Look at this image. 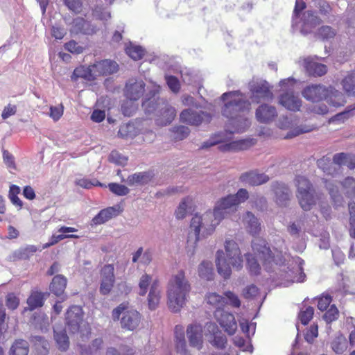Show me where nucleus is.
Instances as JSON below:
<instances>
[{
  "label": "nucleus",
  "mask_w": 355,
  "mask_h": 355,
  "mask_svg": "<svg viewBox=\"0 0 355 355\" xmlns=\"http://www.w3.org/2000/svg\"><path fill=\"white\" fill-rule=\"evenodd\" d=\"M249 197L245 189H240L235 195H229L221 198L216 204L213 211H207L202 216L196 214L191 219L189 239H194L195 243L200 239V232L209 235L215 230L220 220L231 211L236 210V207L245 201Z\"/></svg>",
  "instance_id": "obj_1"
},
{
  "label": "nucleus",
  "mask_w": 355,
  "mask_h": 355,
  "mask_svg": "<svg viewBox=\"0 0 355 355\" xmlns=\"http://www.w3.org/2000/svg\"><path fill=\"white\" fill-rule=\"evenodd\" d=\"M190 291L191 285L186 279L184 270H180L172 275L167 289L168 306L171 311L176 313L180 311Z\"/></svg>",
  "instance_id": "obj_2"
},
{
  "label": "nucleus",
  "mask_w": 355,
  "mask_h": 355,
  "mask_svg": "<svg viewBox=\"0 0 355 355\" xmlns=\"http://www.w3.org/2000/svg\"><path fill=\"white\" fill-rule=\"evenodd\" d=\"M226 257L223 250L216 252V267L218 273L224 278H230L232 274L230 266L237 270L243 266V257L236 242L233 240H227L225 244Z\"/></svg>",
  "instance_id": "obj_3"
},
{
  "label": "nucleus",
  "mask_w": 355,
  "mask_h": 355,
  "mask_svg": "<svg viewBox=\"0 0 355 355\" xmlns=\"http://www.w3.org/2000/svg\"><path fill=\"white\" fill-rule=\"evenodd\" d=\"M221 99L225 102L222 114L230 120L241 118L245 112L250 110V102L240 91L225 92L222 94Z\"/></svg>",
  "instance_id": "obj_4"
},
{
  "label": "nucleus",
  "mask_w": 355,
  "mask_h": 355,
  "mask_svg": "<svg viewBox=\"0 0 355 355\" xmlns=\"http://www.w3.org/2000/svg\"><path fill=\"white\" fill-rule=\"evenodd\" d=\"M303 97L311 102H319L328 98L331 94L338 98V101H331L335 105H344L346 103L344 95L334 87H326L321 84H312L306 86L302 92Z\"/></svg>",
  "instance_id": "obj_5"
},
{
  "label": "nucleus",
  "mask_w": 355,
  "mask_h": 355,
  "mask_svg": "<svg viewBox=\"0 0 355 355\" xmlns=\"http://www.w3.org/2000/svg\"><path fill=\"white\" fill-rule=\"evenodd\" d=\"M296 197L300 206L304 211L311 210L320 199L311 182L305 177L298 175L295 178Z\"/></svg>",
  "instance_id": "obj_6"
},
{
  "label": "nucleus",
  "mask_w": 355,
  "mask_h": 355,
  "mask_svg": "<svg viewBox=\"0 0 355 355\" xmlns=\"http://www.w3.org/2000/svg\"><path fill=\"white\" fill-rule=\"evenodd\" d=\"M112 319L116 321L120 319L121 328L127 331L136 329L141 319L139 312L128 309V303H121L112 311Z\"/></svg>",
  "instance_id": "obj_7"
},
{
  "label": "nucleus",
  "mask_w": 355,
  "mask_h": 355,
  "mask_svg": "<svg viewBox=\"0 0 355 355\" xmlns=\"http://www.w3.org/2000/svg\"><path fill=\"white\" fill-rule=\"evenodd\" d=\"M250 98L253 103H259L261 101H271L274 98L272 87L266 80L252 82L250 85Z\"/></svg>",
  "instance_id": "obj_8"
},
{
  "label": "nucleus",
  "mask_w": 355,
  "mask_h": 355,
  "mask_svg": "<svg viewBox=\"0 0 355 355\" xmlns=\"http://www.w3.org/2000/svg\"><path fill=\"white\" fill-rule=\"evenodd\" d=\"M252 248L254 254L262 262L263 266L275 261V257L265 239L255 238L252 241Z\"/></svg>",
  "instance_id": "obj_9"
},
{
  "label": "nucleus",
  "mask_w": 355,
  "mask_h": 355,
  "mask_svg": "<svg viewBox=\"0 0 355 355\" xmlns=\"http://www.w3.org/2000/svg\"><path fill=\"white\" fill-rule=\"evenodd\" d=\"M99 292L103 295H109L115 284L114 266L113 264H105L100 270Z\"/></svg>",
  "instance_id": "obj_10"
},
{
  "label": "nucleus",
  "mask_w": 355,
  "mask_h": 355,
  "mask_svg": "<svg viewBox=\"0 0 355 355\" xmlns=\"http://www.w3.org/2000/svg\"><path fill=\"white\" fill-rule=\"evenodd\" d=\"M214 318L224 331L230 336L234 335L237 330V322L234 315L223 309L214 311Z\"/></svg>",
  "instance_id": "obj_11"
},
{
  "label": "nucleus",
  "mask_w": 355,
  "mask_h": 355,
  "mask_svg": "<svg viewBox=\"0 0 355 355\" xmlns=\"http://www.w3.org/2000/svg\"><path fill=\"white\" fill-rule=\"evenodd\" d=\"M70 25L69 32L71 35H93L98 31L96 25L82 17L73 18Z\"/></svg>",
  "instance_id": "obj_12"
},
{
  "label": "nucleus",
  "mask_w": 355,
  "mask_h": 355,
  "mask_svg": "<svg viewBox=\"0 0 355 355\" xmlns=\"http://www.w3.org/2000/svg\"><path fill=\"white\" fill-rule=\"evenodd\" d=\"M211 119L209 114L204 112H198L192 109H185L180 114L181 122L194 126H198L203 121L209 122Z\"/></svg>",
  "instance_id": "obj_13"
},
{
  "label": "nucleus",
  "mask_w": 355,
  "mask_h": 355,
  "mask_svg": "<svg viewBox=\"0 0 355 355\" xmlns=\"http://www.w3.org/2000/svg\"><path fill=\"white\" fill-rule=\"evenodd\" d=\"M65 320L69 331L73 334L78 332L83 320L82 307L77 305L70 306L66 313Z\"/></svg>",
  "instance_id": "obj_14"
},
{
  "label": "nucleus",
  "mask_w": 355,
  "mask_h": 355,
  "mask_svg": "<svg viewBox=\"0 0 355 355\" xmlns=\"http://www.w3.org/2000/svg\"><path fill=\"white\" fill-rule=\"evenodd\" d=\"M203 329L200 324L193 323L187 327V335L191 347L200 350L203 346Z\"/></svg>",
  "instance_id": "obj_15"
},
{
  "label": "nucleus",
  "mask_w": 355,
  "mask_h": 355,
  "mask_svg": "<svg viewBox=\"0 0 355 355\" xmlns=\"http://www.w3.org/2000/svg\"><path fill=\"white\" fill-rule=\"evenodd\" d=\"M255 116L261 123H270L277 116V112L275 107L263 103L256 109Z\"/></svg>",
  "instance_id": "obj_16"
},
{
  "label": "nucleus",
  "mask_w": 355,
  "mask_h": 355,
  "mask_svg": "<svg viewBox=\"0 0 355 355\" xmlns=\"http://www.w3.org/2000/svg\"><path fill=\"white\" fill-rule=\"evenodd\" d=\"M146 84L142 80H131L125 85V95L130 101H137L143 96Z\"/></svg>",
  "instance_id": "obj_17"
},
{
  "label": "nucleus",
  "mask_w": 355,
  "mask_h": 355,
  "mask_svg": "<svg viewBox=\"0 0 355 355\" xmlns=\"http://www.w3.org/2000/svg\"><path fill=\"white\" fill-rule=\"evenodd\" d=\"M95 77L107 76L118 71V64L115 61L103 60L96 62L92 64Z\"/></svg>",
  "instance_id": "obj_18"
},
{
  "label": "nucleus",
  "mask_w": 355,
  "mask_h": 355,
  "mask_svg": "<svg viewBox=\"0 0 355 355\" xmlns=\"http://www.w3.org/2000/svg\"><path fill=\"white\" fill-rule=\"evenodd\" d=\"M303 67L309 76L320 77L327 72V67L315 61L313 58H306L303 60Z\"/></svg>",
  "instance_id": "obj_19"
},
{
  "label": "nucleus",
  "mask_w": 355,
  "mask_h": 355,
  "mask_svg": "<svg viewBox=\"0 0 355 355\" xmlns=\"http://www.w3.org/2000/svg\"><path fill=\"white\" fill-rule=\"evenodd\" d=\"M270 180L269 177L264 173H259L255 171H250L242 173L239 180L251 186H259L266 183Z\"/></svg>",
  "instance_id": "obj_20"
},
{
  "label": "nucleus",
  "mask_w": 355,
  "mask_h": 355,
  "mask_svg": "<svg viewBox=\"0 0 355 355\" xmlns=\"http://www.w3.org/2000/svg\"><path fill=\"white\" fill-rule=\"evenodd\" d=\"M272 189L275 193L277 204L286 206L291 195L289 188L284 184L277 182L272 184Z\"/></svg>",
  "instance_id": "obj_21"
},
{
  "label": "nucleus",
  "mask_w": 355,
  "mask_h": 355,
  "mask_svg": "<svg viewBox=\"0 0 355 355\" xmlns=\"http://www.w3.org/2000/svg\"><path fill=\"white\" fill-rule=\"evenodd\" d=\"M279 103L290 111H299L302 106V101L293 92H286L279 97Z\"/></svg>",
  "instance_id": "obj_22"
},
{
  "label": "nucleus",
  "mask_w": 355,
  "mask_h": 355,
  "mask_svg": "<svg viewBox=\"0 0 355 355\" xmlns=\"http://www.w3.org/2000/svg\"><path fill=\"white\" fill-rule=\"evenodd\" d=\"M120 211L114 207H108L101 209L97 215H96L91 221L92 225H98L103 224L113 217L118 216Z\"/></svg>",
  "instance_id": "obj_23"
},
{
  "label": "nucleus",
  "mask_w": 355,
  "mask_h": 355,
  "mask_svg": "<svg viewBox=\"0 0 355 355\" xmlns=\"http://www.w3.org/2000/svg\"><path fill=\"white\" fill-rule=\"evenodd\" d=\"M79 78H82L88 81H93L96 79L92 64L88 67L80 65L76 67L71 76L73 81H76Z\"/></svg>",
  "instance_id": "obj_24"
},
{
  "label": "nucleus",
  "mask_w": 355,
  "mask_h": 355,
  "mask_svg": "<svg viewBox=\"0 0 355 355\" xmlns=\"http://www.w3.org/2000/svg\"><path fill=\"white\" fill-rule=\"evenodd\" d=\"M67 279L62 275H57L49 285L50 291L57 297L62 295L67 287Z\"/></svg>",
  "instance_id": "obj_25"
},
{
  "label": "nucleus",
  "mask_w": 355,
  "mask_h": 355,
  "mask_svg": "<svg viewBox=\"0 0 355 355\" xmlns=\"http://www.w3.org/2000/svg\"><path fill=\"white\" fill-rule=\"evenodd\" d=\"M160 301V291L159 289V284L157 280H155L150 286V292L148 297V305L150 310L157 309Z\"/></svg>",
  "instance_id": "obj_26"
},
{
  "label": "nucleus",
  "mask_w": 355,
  "mask_h": 355,
  "mask_svg": "<svg viewBox=\"0 0 355 355\" xmlns=\"http://www.w3.org/2000/svg\"><path fill=\"white\" fill-rule=\"evenodd\" d=\"M44 293L38 291H32L29 297L27 298L26 303L28 305V309L33 311L35 309L42 307L44 305L45 297Z\"/></svg>",
  "instance_id": "obj_27"
},
{
  "label": "nucleus",
  "mask_w": 355,
  "mask_h": 355,
  "mask_svg": "<svg viewBox=\"0 0 355 355\" xmlns=\"http://www.w3.org/2000/svg\"><path fill=\"white\" fill-rule=\"evenodd\" d=\"M341 85L348 96H355V71H351L343 78Z\"/></svg>",
  "instance_id": "obj_28"
},
{
  "label": "nucleus",
  "mask_w": 355,
  "mask_h": 355,
  "mask_svg": "<svg viewBox=\"0 0 355 355\" xmlns=\"http://www.w3.org/2000/svg\"><path fill=\"white\" fill-rule=\"evenodd\" d=\"M243 221L248 224V231L252 234L255 235L259 233L261 230L260 223L258 219L251 212L248 211L243 217Z\"/></svg>",
  "instance_id": "obj_29"
},
{
  "label": "nucleus",
  "mask_w": 355,
  "mask_h": 355,
  "mask_svg": "<svg viewBox=\"0 0 355 355\" xmlns=\"http://www.w3.org/2000/svg\"><path fill=\"white\" fill-rule=\"evenodd\" d=\"M29 352L28 343L23 339L16 340L10 349V355H28Z\"/></svg>",
  "instance_id": "obj_30"
},
{
  "label": "nucleus",
  "mask_w": 355,
  "mask_h": 355,
  "mask_svg": "<svg viewBox=\"0 0 355 355\" xmlns=\"http://www.w3.org/2000/svg\"><path fill=\"white\" fill-rule=\"evenodd\" d=\"M342 191L344 195L348 198L355 197V178L353 177H346L340 182Z\"/></svg>",
  "instance_id": "obj_31"
},
{
  "label": "nucleus",
  "mask_w": 355,
  "mask_h": 355,
  "mask_svg": "<svg viewBox=\"0 0 355 355\" xmlns=\"http://www.w3.org/2000/svg\"><path fill=\"white\" fill-rule=\"evenodd\" d=\"M54 339L59 350L65 352L69 349V339L65 330L60 332L54 330Z\"/></svg>",
  "instance_id": "obj_32"
},
{
  "label": "nucleus",
  "mask_w": 355,
  "mask_h": 355,
  "mask_svg": "<svg viewBox=\"0 0 355 355\" xmlns=\"http://www.w3.org/2000/svg\"><path fill=\"white\" fill-rule=\"evenodd\" d=\"M207 303L217 309H223L225 304V297L216 293H208L205 296Z\"/></svg>",
  "instance_id": "obj_33"
},
{
  "label": "nucleus",
  "mask_w": 355,
  "mask_h": 355,
  "mask_svg": "<svg viewBox=\"0 0 355 355\" xmlns=\"http://www.w3.org/2000/svg\"><path fill=\"white\" fill-rule=\"evenodd\" d=\"M318 166L323 171L324 173L334 175L337 173V169L334 166V162L328 157H323L317 161Z\"/></svg>",
  "instance_id": "obj_34"
},
{
  "label": "nucleus",
  "mask_w": 355,
  "mask_h": 355,
  "mask_svg": "<svg viewBox=\"0 0 355 355\" xmlns=\"http://www.w3.org/2000/svg\"><path fill=\"white\" fill-rule=\"evenodd\" d=\"M125 51L127 55L134 60H139L145 55V50L141 46L134 45L130 43L126 46Z\"/></svg>",
  "instance_id": "obj_35"
},
{
  "label": "nucleus",
  "mask_w": 355,
  "mask_h": 355,
  "mask_svg": "<svg viewBox=\"0 0 355 355\" xmlns=\"http://www.w3.org/2000/svg\"><path fill=\"white\" fill-rule=\"evenodd\" d=\"M37 251V248L35 245H30L24 248H21L14 252L13 256L18 259H28Z\"/></svg>",
  "instance_id": "obj_36"
},
{
  "label": "nucleus",
  "mask_w": 355,
  "mask_h": 355,
  "mask_svg": "<svg viewBox=\"0 0 355 355\" xmlns=\"http://www.w3.org/2000/svg\"><path fill=\"white\" fill-rule=\"evenodd\" d=\"M162 118L158 122L162 125L170 124L176 116V110L171 105H166L161 113Z\"/></svg>",
  "instance_id": "obj_37"
},
{
  "label": "nucleus",
  "mask_w": 355,
  "mask_h": 355,
  "mask_svg": "<svg viewBox=\"0 0 355 355\" xmlns=\"http://www.w3.org/2000/svg\"><path fill=\"white\" fill-rule=\"evenodd\" d=\"M193 199L192 198L187 196L184 198L181 202L180 203L179 206L178 207L177 209L175 211V216L178 219H183L187 216V208H191V205H193Z\"/></svg>",
  "instance_id": "obj_38"
},
{
  "label": "nucleus",
  "mask_w": 355,
  "mask_h": 355,
  "mask_svg": "<svg viewBox=\"0 0 355 355\" xmlns=\"http://www.w3.org/2000/svg\"><path fill=\"white\" fill-rule=\"evenodd\" d=\"M198 275L205 280H211L214 275L212 263L209 261H202L198 266Z\"/></svg>",
  "instance_id": "obj_39"
},
{
  "label": "nucleus",
  "mask_w": 355,
  "mask_h": 355,
  "mask_svg": "<svg viewBox=\"0 0 355 355\" xmlns=\"http://www.w3.org/2000/svg\"><path fill=\"white\" fill-rule=\"evenodd\" d=\"M250 141L248 140H241L238 141H234L229 144H222L218 146L220 151L225 152L232 150H243L245 149L249 144Z\"/></svg>",
  "instance_id": "obj_40"
},
{
  "label": "nucleus",
  "mask_w": 355,
  "mask_h": 355,
  "mask_svg": "<svg viewBox=\"0 0 355 355\" xmlns=\"http://www.w3.org/2000/svg\"><path fill=\"white\" fill-rule=\"evenodd\" d=\"M211 345L218 349H224L227 345V338L220 331L213 334L212 339L209 341Z\"/></svg>",
  "instance_id": "obj_41"
},
{
  "label": "nucleus",
  "mask_w": 355,
  "mask_h": 355,
  "mask_svg": "<svg viewBox=\"0 0 355 355\" xmlns=\"http://www.w3.org/2000/svg\"><path fill=\"white\" fill-rule=\"evenodd\" d=\"M34 345L37 352L41 355H46L49 353V343L41 336H34L33 338Z\"/></svg>",
  "instance_id": "obj_42"
},
{
  "label": "nucleus",
  "mask_w": 355,
  "mask_h": 355,
  "mask_svg": "<svg viewBox=\"0 0 355 355\" xmlns=\"http://www.w3.org/2000/svg\"><path fill=\"white\" fill-rule=\"evenodd\" d=\"M180 329V336H177L175 340V348L178 353L185 350L187 349V344L184 338V327L181 325H176L175 327V334H178V329Z\"/></svg>",
  "instance_id": "obj_43"
},
{
  "label": "nucleus",
  "mask_w": 355,
  "mask_h": 355,
  "mask_svg": "<svg viewBox=\"0 0 355 355\" xmlns=\"http://www.w3.org/2000/svg\"><path fill=\"white\" fill-rule=\"evenodd\" d=\"M347 347V341L345 337L340 336L336 337L331 343V348L336 354L343 353Z\"/></svg>",
  "instance_id": "obj_44"
},
{
  "label": "nucleus",
  "mask_w": 355,
  "mask_h": 355,
  "mask_svg": "<svg viewBox=\"0 0 355 355\" xmlns=\"http://www.w3.org/2000/svg\"><path fill=\"white\" fill-rule=\"evenodd\" d=\"M247 261V268L252 275H257L260 273L261 266L257 260L253 257L252 254L248 253L245 254Z\"/></svg>",
  "instance_id": "obj_45"
},
{
  "label": "nucleus",
  "mask_w": 355,
  "mask_h": 355,
  "mask_svg": "<svg viewBox=\"0 0 355 355\" xmlns=\"http://www.w3.org/2000/svg\"><path fill=\"white\" fill-rule=\"evenodd\" d=\"M92 15L98 20L107 21L111 18L110 12H109L103 6L96 5L92 9Z\"/></svg>",
  "instance_id": "obj_46"
},
{
  "label": "nucleus",
  "mask_w": 355,
  "mask_h": 355,
  "mask_svg": "<svg viewBox=\"0 0 355 355\" xmlns=\"http://www.w3.org/2000/svg\"><path fill=\"white\" fill-rule=\"evenodd\" d=\"M314 309L311 306L302 309L299 313L298 318L303 325H306L313 318Z\"/></svg>",
  "instance_id": "obj_47"
},
{
  "label": "nucleus",
  "mask_w": 355,
  "mask_h": 355,
  "mask_svg": "<svg viewBox=\"0 0 355 355\" xmlns=\"http://www.w3.org/2000/svg\"><path fill=\"white\" fill-rule=\"evenodd\" d=\"M318 36L323 40H329L334 38L336 35V31L329 26H322L318 31Z\"/></svg>",
  "instance_id": "obj_48"
},
{
  "label": "nucleus",
  "mask_w": 355,
  "mask_h": 355,
  "mask_svg": "<svg viewBox=\"0 0 355 355\" xmlns=\"http://www.w3.org/2000/svg\"><path fill=\"white\" fill-rule=\"evenodd\" d=\"M79 236L76 234H59V235H52L51 238L49 239V241L48 243H46L43 245V249L49 248L52 245H55L59 241L64 239H78Z\"/></svg>",
  "instance_id": "obj_49"
},
{
  "label": "nucleus",
  "mask_w": 355,
  "mask_h": 355,
  "mask_svg": "<svg viewBox=\"0 0 355 355\" xmlns=\"http://www.w3.org/2000/svg\"><path fill=\"white\" fill-rule=\"evenodd\" d=\"M224 297L225 300H227L225 304H229L233 308H239L241 305V302L239 296L232 291H225L224 293Z\"/></svg>",
  "instance_id": "obj_50"
},
{
  "label": "nucleus",
  "mask_w": 355,
  "mask_h": 355,
  "mask_svg": "<svg viewBox=\"0 0 355 355\" xmlns=\"http://www.w3.org/2000/svg\"><path fill=\"white\" fill-rule=\"evenodd\" d=\"M151 282L152 277L150 275L144 274L141 277L139 282V295L144 296L146 294Z\"/></svg>",
  "instance_id": "obj_51"
},
{
  "label": "nucleus",
  "mask_w": 355,
  "mask_h": 355,
  "mask_svg": "<svg viewBox=\"0 0 355 355\" xmlns=\"http://www.w3.org/2000/svg\"><path fill=\"white\" fill-rule=\"evenodd\" d=\"M148 176L146 173H138L132 175H129L127 178L126 182L129 186H132L136 184H144Z\"/></svg>",
  "instance_id": "obj_52"
},
{
  "label": "nucleus",
  "mask_w": 355,
  "mask_h": 355,
  "mask_svg": "<svg viewBox=\"0 0 355 355\" xmlns=\"http://www.w3.org/2000/svg\"><path fill=\"white\" fill-rule=\"evenodd\" d=\"M172 132L174 133L175 140H183L187 137L190 133V130L188 127L184 125H178L172 128Z\"/></svg>",
  "instance_id": "obj_53"
},
{
  "label": "nucleus",
  "mask_w": 355,
  "mask_h": 355,
  "mask_svg": "<svg viewBox=\"0 0 355 355\" xmlns=\"http://www.w3.org/2000/svg\"><path fill=\"white\" fill-rule=\"evenodd\" d=\"M354 114H355V104L348 106L344 112L336 114L331 119V120L332 121H343L345 119H348Z\"/></svg>",
  "instance_id": "obj_54"
},
{
  "label": "nucleus",
  "mask_w": 355,
  "mask_h": 355,
  "mask_svg": "<svg viewBox=\"0 0 355 355\" xmlns=\"http://www.w3.org/2000/svg\"><path fill=\"white\" fill-rule=\"evenodd\" d=\"M166 84L173 93H178L180 90V83L178 78L172 75L165 76Z\"/></svg>",
  "instance_id": "obj_55"
},
{
  "label": "nucleus",
  "mask_w": 355,
  "mask_h": 355,
  "mask_svg": "<svg viewBox=\"0 0 355 355\" xmlns=\"http://www.w3.org/2000/svg\"><path fill=\"white\" fill-rule=\"evenodd\" d=\"M339 316V311L335 305H331L323 315L327 323H331L336 320Z\"/></svg>",
  "instance_id": "obj_56"
},
{
  "label": "nucleus",
  "mask_w": 355,
  "mask_h": 355,
  "mask_svg": "<svg viewBox=\"0 0 355 355\" xmlns=\"http://www.w3.org/2000/svg\"><path fill=\"white\" fill-rule=\"evenodd\" d=\"M76 184L87 189H91L92 187L95 186H102V184L96 180H91L85 178L76 180Z\"/></svg>",
  "instance_id": "obj_57"
},
{
  "label": "nucleus",
  "mask_w": 355,
  "mask_h": 355,
  "mask_svg": "<svg viewBox=\"0 0 355 355\" xmlns=\"http://www.w3.org/2000/svg\"><path fill=\"white\" fill-rule=\"evenodd\" d=\"M109 189L117 196H125L129 193L127 187L117 183H110L108 184Z\"/></svg>",
  "instance_id": "obj_58"
},
{
  "label": "nucleus",
  "mask_w": 355,
  "mask_h": 355,
  "mask_svg": "<svg viewBox=\"0 0 355 355\" xmlns=\"http://www.w3.org/2000/svg\"><path fill=\"white\" fill-rule=\"evenodd\" d=\"M318 336V327L316 324H313L306 329L304 334V339L309 343H312L314 339Z\"/></svg>",
  "instance_id": "obj_59"
},
{
  "label": "nucleus",
  "mask_w": 355,
  "mask_h": 355,
  "mask_svg": "<svg viewBox=\"0 0 355 355\" xmlns=\"http://www.w3.org/2000/svg\"><path fill=\"white\" fill-rule=\"evenodd\" d=\"M64 49L71 53L80 54L84 51V47L80 46L75 40H70L64 45Z\"/></svg>",
  "instance_id": "obj_60"
},
{
  "label": "nucleus",
  "mask_w": 355,
  "mask_h": 355,
  "mask_svg": "<svg viewBox=\"0 0 355 355\" xmlns=\"http://www.w3.org/2000/svg\"><path fill=\"white\" fill-rule=\"evenodd\" d=\"M64 2L70 10L77 14L82 11L83 2L81 0H64Z\"/></svg>",
  "instance_id": "obj_61"
},
{
  "label": "nucleus",
  "mask_w": 355,
  "mask_h": 355,
  "mask_svg": "<svg viewBox=\"0 0 355 355\" xmlns=\"http://www.w3.org/2000/svg\"><path fill=\"white\" fill-rule=\"evenodd\" d=\"M325 186L329 190V193L334 201L336 202L343 199L337 186L334 185L332 183L328 182L327 181L325 182Z\"/></svg>",
  "instance_id": "obj_62"
},
{
  "label": "nucleus",
  "mask_w": 355,
  "mask_h": 355,
  "mask_svg": "<svg viewBox=\"0 0 355 355\" xmlns=\"http://www.w3.org/2000/svg\"><path fill=\"white\" fill-rule=\"evenodd\" d=\"M6 305L9 309L15 310L19 305V299L14 293H8L6 296Z\"/></svg>",
  "instance_id": "obj_63"
},
{
  "label": "nucleus",
  "mask_w": 355,
  "mask_h": 355,
  "mask_svg": "<svg viewBox=\"0 0 355 355\" xmlns=\"http://www.w3.org/2000/svg\"><path fill=\"white\" fill-rule=\"evenodd\" d=\"M64 113V106L61 103L58 106H51L49 116L54 121H58Z\"/></svg>",
  "instance_id": "obj_64"
}]
</instances>
